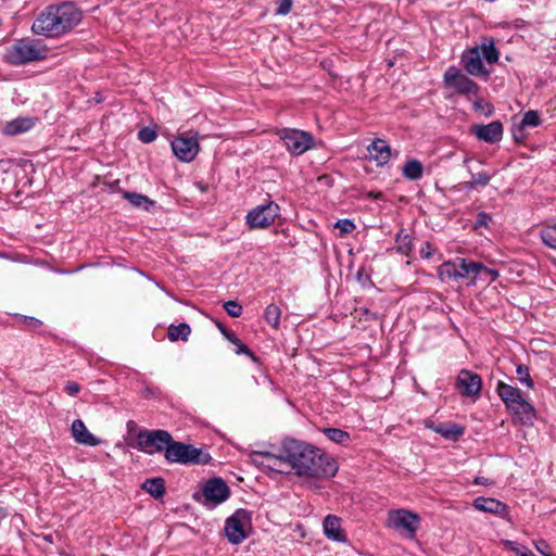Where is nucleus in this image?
I'll return each mask as SVG.
<instances>
[{
  "mask_svg": "<svg viewBox=\"0 0 556 556\" xmlns=\"http://www.w3.org/2000/svg\"><path fill=\"white\" fill-rule=\"evenodd\" d=\"M285 456L298 476L304 477H333L338 470L333 458L320 450L295 439L285 440Z\"/></svg>",
  "mask_w": 556,
  "mask_h": 556,
  "instance_id": "f257e3e1",
  "label": "nucleus"
},
{
  "mask_svg": "<svg viewBox=\"0 0 556 556\" xmlns=\"http://www.w3.org/2000/svg\"><path fill=\"white\" fill-rule=\"evenodd\" d=\"M81 18V11L72 2L49 5L35 18L31 31L47 38H59L72 31Z\"/></svg>",
  "mask_w": 556,
  "mask_h": 556,
  "instance_id": "f03ea898",
  "label": "nucleus"
},
{
  "mask_svg": "<svg viewBox=\"0 0 556 556\" xmlns=\"http://www.w3.org/2000/svg\"><path fill=\"white\" fill-rule=\"evenodd\" d=\"M48 55L47 46L39 39L30 37L14 40L3 53V60L11 65L20 66L45 60Z\"/></svg>",
  "mask_w": 556,
  "mask_h": 556,
  "instance_id": "7ed1b4c3",
  "label": "nucleus"
},
{
  "mask_svg": "<svg viewBox=\"0 0 556 556\" xmlns=\"http://www.w3.org/2000/svg\"><path fill=\"white\" fill-rule=\"evenodd\" d=\"M482 59H484L489 64H493L498 61V52L492 42L489 45L477 46L465 51L462 55V63L469 75L488 76L489 71L484 67Z\"/></svg>",
  "mask_w": 556,
  "mask_h": 556,
  "instance_id": "20e7f679",
  "label": "nucleus"
},
{
  "mask_svg": "<svg viewBox=\"0 0 556 556\" xmlns=\"http://www.w3.org/2000/svg\"><path fill=\"white\" fill-rule=\"evenodd\" d=\"M165 459L168 463L180 465H206L212 457L203 448L172 439L168 448H166Z\"/></svg>",
  "mask_w": 556,
  "mask_h": 556,
  "instance_id": "39448f33",
  "label": "nucleus"
},
{
  "mask_svg": "<svg viewBox=\"0 0 556 556\" xmlns=\"http://www.w3.org/2000/svg\"><path fill=\"white\" fill-rule=\"evenodd\" d=\"M252 530V513L247 509H237L225 522V534L232 544L245 540Z\"/></svg>",
  "mask_w": 556,
  "mask_h": 556,
  "instance_id": "423d86ee",
  "label": "nucleus"
},
{
  "mask_svg": "<svg viewBox=\"0 0 556 556\" xmlns=\"http://www.w3.org/2000/svg\"><path fill=\"white\" fill-rule=\"evenodd\" d=\"M172 439V434L166 430H142L137 435V444L147 454L163 452L165 456Z\"/></svg>",
  "mask_w": 556,
  "mask_h": 556,
  "instance_id": "0eeeda50",
  "label": "nucleus"
},
{
  "mask_svg": "<svg viewBox=\"0 0 556 556\" xmlns=\"http://www.w3.org/2000/svg\"><path fill=\"white\" fill-rule=\"evenodd\" d=\"M250 458L257 467L274 472H289L290 465L285 456V440L281 443L278 454L266 451H254Z\"/></svg>",
  "mask_w": 556,
  "mask_h": 556,
  "instance_id": "6e6552de",
  "label": "nucleus"
},
{
  "mask_svg": "<svg viewBox=\"0 0 556 556\" xmlns=\"http://www.w3.org/2000/svg\"><path fill=\"white\" fill-rule=\"evenodd\" d=\"M287 150L293 155H301L312 148L313 136L303 130L285 128L278 132Z\"/></svg>",
  "mask_w": 556,
  "mask_h": 556,
  "instance_id": "1a4fd4ad",
  "label": "nucleus"
},
{
  "mask_svg": "<svg viewBox=\"0 0 556 556\" xmlns=\"http://www.w3.org/2000/svg\"><path fill=\"white\" fill-rule=\"evenodd\" d=\"M388 526L414 538L419 528V517L406 509H395L388 514Z\"/></svg>",
  "mask_w": 556,
  "mask_h": 556,
  "instance_id": "9d476101",
  "label": "nucleus"
},
{
  "mask_svg": "<svg viewBox=\"0 0 556 556\" xmlns=\"http://www.w3.org/2000/svg\"><path fill=\"white\" fill-rule=\"evenodd\" d=\"M279 212V205L269 201L250 211L247 215V223L250 228H266L275 222Z\"/></svg>",
  "mask_w": 556,
  "mask_h": 556,
  "instance_id": "9b49d317",
  "label": "nucleus"
},
{
  "mask_svg": "<svg viewBox=\"0 0 556 556\" xmlns=\"http://www.w3.org/2000/svg\"><path fill=\"white\" fill-rule=\"evenodd\" d=\"M202 494L204 497V506L215 508L229 497L230 489L222 478H213L206 481Z\"/></svg>",
  "mask_w": 556,
  "mask_h": 556,
  "instance_id": "f8f14e48",
  "label": "nucleus"
},
{
  "mask_svg": "<svg viewBox=\"0 0 556 556\" xmlns=\"http://www.w3.org/2000/svg\"><path fill=\"white\" fill-rule=\"evenodd\" d=\"M443 80L447 87L453 88L458 93L476 96L479 91V86L455 66H450L445 71Z\"/></svg>",
  "mask_w": 556,
  "mask_h": 556,
  "instance_id": "ddd939ff",
  "label": "nucleus"
},
{
  "mask_svg": "<svg viewBox=\"0 0 556 556\" xmlns=\"http://www.w3.org/2000/svg\"><path fill=\"white\" fill-rule=\"evenodd\" d=\"M174 154L182 162H191L199 153L197 135L184 132L172 141Z\"/></svg>",
  "mask_w": 556,
  "mask_h": 556,
  "instance_id": "4468645a",
  "label": "nucleus"
},
{
  "mask_svg": "<svg viewBox=\"0 0 556 556\" xmlns=\"http://www.w3.org/2000/svg\"><path fill=\"white\" fill-rule=\"evenodd\" d=\"M456 386L463 396L478 397L482 388V379L478 374L463 369L458 374Z\"/></svg>",
  "mask_w": 556,
  "mask_h": 556,
  "instance_id": "2eb2a0df",
  "label": "nucleus"
},
{
  "mask_svg": "<svg viewBox=\"0 0 556 556\" xmlns=\"http://www.w3.org/2000/svg\"><path fill=\"white\" fill-rule=\"evenodd\" d=\"M472 134L481 141L494 143L503 137V125L498 121L491 122L486 125H475Z\"/></svg>",
  "mask_w": 556,
  "mask_h": 556,
  "instance_id": "dca6fc26",
  "label": "nucleus"
},
{
  "mask_svg": "<svg viewBox=\"0 0 556 556\" xmlns=\"http://www.w3.org/2000/svg\"><path fill=\"white\" fill-rule=\"evenodd\" d=\"M472 506L479 511L489 513L500 517H505L508 513L507 505L493 497H477L473 501Z\"/></svg>",
  "mask_w": 556,
  "mask_h": 556,
  "instance_id": "f3484780",
  "label": "nucleus"
},
{
  "mask_svg": "<svg viewBox=\"0 0 556 556\" xmlns=\"http://www.w3.org/2000/svg\"><path fill=\"white\" fill-rule=\"evenodd\" d=\"M71 431L74 440L78 444L97 446L101 443V440L92 434L80 419H76L72 422Z\"/></svg>",
  "mask_w": 556,
  "mask_h": 556,
  "instance_id": "a211bd4d",
  "label": "nucleus"
},
{
  "mask_svg": "<svg viewBox=\"0 0 556 556\" xmlns=\"http://www.w3.org/2000/svg\"><path fill=\"white\" fill-rule=\"evenodd\" d=\"M367 151L370 159L374 160L377 165L382 166L390 161L391 148L382 139H376L368 146Z\"/></svg>",
  "mask_w": 556,
  "mask_h": 556,
  "instance_id": "6ab92c4d",
  "label": "nucleus"
},
{
  "mask_svg": "<svg viewBox=\"0 0 556 556\" xmlns=\"http://www.w3.org/2000/svg\"><path fill=\"white\" fill-rule=\"evenodd\" d=\"M456 265V279H470V283L475 285L477 281V268H479V262H473L467 258L458 257L455 258Z\"/></svg>",
  "mask_w": 556,
  "mask_h": 556,
  "instance_id": "aec40b11",
  "label": "nucleus"
},
{
  "mask_svg": "<svg viewBox=\"0 0 556 556\" xmlns=\"http://www.w3.org/2000/svg\"><path fill=\"white\" fill-rule=\"evenodd\" d=\"M508 409L511 410L523 425L532 424L535 418L534 407L523 397L516 404H513Z\"/></svg>",
  "mask_w": 556,
  "mask_h": 556,
  "instance_id": "412c9836",
  "label": "nucleus"
},
{
  "mask_svg": "<svg viewBox=\"0 0 556 556\" xmlns=\"http://www.w3.org/2000/svg\"><path fill=\"white\" fill-rule=\"evenodd\" d=\"M325 535L332 541L344 542L345 536L341 530V520L334 515H328L323 522Z\"/></svg>",
  "mask_w": 556,
  "mask_h": 556,
  "instance_id": "4be33fe9",
  "label": "nucleus"
},
{
  "mask_svg": "<svg viewBox=\"0 0 556 556\" xmlns=\"http://www.w3.org/2000/svg\"><path fill=\"white\" fill-rule=\"evenodd\" d=\"M496 392L507 408L513 406V404H516L522 397L519 389L511 387L503 381H498L496 386Z\"/></svg>",
  "mask_w": 556,
  "mask_h": 556,
  "instance_id": "5701e85b",
  "label": "nucleus"
},
{
  "mask_svg": "<svg viewBox=\"0 0 556 556\" xmlns=\"http://www.w3.org/2000/svg\"><path fill=\"white\" fill-rule=\"evenodd\" d=\"M35 126V121L29 117H21L8 122L3 127V134L8 136H15L26 132Z\"/></svg>",
  "mask_w": 556,
  "mask_h": 556,
  "instance_id": "b1692460",
  "label": "nucleus"
},
{
  "mask_svg": "<svg viewBox=\"0 0 556 556\" xmlns=\"http://www.w3.org/2000/svg\"><path fill=\"white\" fill-rule=\"evenodd\" d=\"M427 427L433 429L434 432L441 434L447 440L455 441L464 434V428L452 422L439 424L437 426H432L427 422Z\"/></svg>",
  "mask_w": 556,
  "mask_h": 556,
  "instance_id": "393cba45",
  "label": "nucleus"
},
{
  "mask_svg": "<svg viewBox=\"0 0 556 556\" xmlns=\"http://www.w3.org/2000/svg\"><path fill=\"white\" fill-rule=\"evenodd\" d=\"M142 489L154 498H161L165 493V482L163 478L148 479L142 483Z\"/></svg>",
  "mask_w": 556,
  "mask_h": 556,
  "instance_id": "a878e982",
  "label": "nucleus"
},
{
  "mask_svg": "<svg viewBox=\"0 0 556 556\" xmlns=\"http://www.w3.org/2000/svg\"><path fill=\"white\" fill-rule=\"evenodd\" d=\"M123 197L128 200L134 207L144 211H149L154 204L152 200L141 193L125 191L123 192Z\"/></svg>",
  "mask_w": 556,
  "mask_h": 556,
  "instance_id": "bb28decb",
  "label": "nucleus"
},
{
  "mask_svg": "<svg viewBox=\"0 0 556 556\" xmlns=\"http://www.w3.org/2000/svg\"><path fill=\"white\" fill-rule=\"evenodd\" d=\"M424 173V166L418 160H408L403 166V175L409 180H418Z\"/></svg>",
  "mask_w": 556,
  "mask_h": 556,
  "instance_id": "cd10ccee",
  "label": "nucleus"
},
{
  "mask_svg": "<svg viewBox=\"0 0 556 556\" xmlns=\"http://www.w3.org/2000/svg\"><path fill=\"white\" fill-rule=\"evenodd\" d=\"M190 332H191L190 326L186 323H181L177 326L170 325L168 327L167 337L172 342H175L179 339L182 341H187Z\"/></svg>",
  "mask_w": 556,
  "mask_h": 556,
  "instance_id": "c85d7f7f",
  "label": "nucleus"
},
{
  "mask_svg": "<svg viewBox=\"0 0 556 556\" xmlns=\"http://www.w3.org/2000/svg\"><path fill=\"white\" fill-rule=\"evenodd\" d=\"M540 238L546 247L556 250V224L545 225L540 231Z\"/></svg>",
  "mask_w": 556,
  "mask_h": 556,
  "instance_id": "c756f323",
  "label": "nucleus"
},
{
  "mask_svg": "<svg viewBox=\"0 0 556 556\" xmlns=\"http://www.w3.org/2000/svg\"><path fill=\"white\" fill-rule=\"evenodd\" d=\"M438 276L442 281L457 280L455 260L444 262L440 265L438 268Z\"/></svg>",
  "mask_w": 556,
  "mask_h": 556,
  "instance_id": "7c9ffc66",
  "label": "nucleus"
},
{
  "mask_svg": "<svg viewBox=\"0 0 556 556\" xmlns=\"http://www.w3.org/2000/svg\"><path fill=\"white\" fill-rule=\"evenodd\" d=\"M264 317L268 325L278 329L280 325L281 309L276 304H269L265 308Z\"/></svg>",
  "mask_w": 556,
  "mask_h": 556,
  "instance_id": "2f4dec72",
  "label": "nucleus"
},
{
  "mask_svg": "<svg viewBox=\"0 0 556 556\" xmlns=\"http://www.w3.org/2000/svg\"><path fill=\"white\" fill-rule=\"evenodd\" d=\"M324 433L329 440L339 444H346L350 441V434L338 428H325Z\"/></svg>",
  "mask_w": 556,
  "mask_h": 556,
  "instance_id": "473e14b6",
  "label": "nucleus"
},
{
  "mask_svg": "<svg viewBox=\"0 0 556 556\" xmlns=\"http://www.w3.org/2000/svg\"><path fill=\"white\" fill-rule=\"evenodd\" d=\"M225 337L237 346L236 353L237 354H247L249 355L253 361H256V357L254 353L249 349V346L244 343H242L235 333L232 332H225Z\"/></svg>",
  "mask_w": 556,
  "mask_h": 556,
  "instance_id": "72a5a7b5",
  "label": "nucleus"
},
{
  "mask_svg": "<svg viewBox=\"0 0 556 556\" xmlns=\"http://www.w3.org/2000/svg\"><path fill=\"white\" fill-rule=\"evenodd\" d=\"M491 180V175L486 172L479 173L477 175L471 176L470 181H466L463 184V187L466 190L472 189L475 186H486Z\"/></svg>",
  "mask_w": 556,
  "mask_h": 556,
  "instance_id": "f704fd0d",
  "label": "nucleus"
},
{
  "mask_svg": "<svg viewBox=\"0 0 556 556\" xmlns=\"http://www.w3.org/2000/svg\"><path fill=\"white\" fill-rule=\"evenodd\" d=\"M497 277L498 271L496 269L489 268L482 263H479V268H477V279H481L490 283L495 281Z\"/></svg>",
  "mask_w": 556,
  "mask_h": 556,
  "instance_id": "c9c22d12",
  "label": "nucleus"
},
{
  "mask_svg": "<svg viewBox=\"0 0 556 556\" xmlns=\"http://www.w3.org/2000/svg\"><path fill=\"white\" fill-rule=\"evenodd\" d=\"M396 249L403 255H408L412 251V240L409 236L404 235L403 231L396 236Z\"/></svg>",
  "mask_w": 556,
  "mask_h": 556,
  "instance_id": "e433bc0d",
  "label": "nucleus"
},
{
  "mask_svg": "<svg viewBox=\"0 0 556 556\" xmlns=\"http://www.w3.org/2000/svg\"><path fill=\"white\" fill-rule=\"evenodd\" d=\"M541 123L540 116L536 111H528L521 122L519 123L521 127H536Z\"/></svg>",
  "mask_w": 556,
  "mask_h": 556,
  "instance_id": "4c0bfd02",
  "label": "nucleus"
},
{
  "mask_svg": "<svg viewBox=\"0 0 556 556\" xmlns=\"http://www.w3.org/2000/svg\"><path fill=\"white\" fill-rule=\"evenodd\" d=\"M516 375L521 383H525L528 388H533V380L526 365H519L516 369Z\"/></svg>",
  "mask_w": 556,
  "mask_h": 556,
  "instance_id": "58836bf2",
  "label": "nucleus"
},
{
  "mask_svg": "<svg viewBox=\"0 0 556 556\" xmlns=\"http://www.w3.org/2000/svg\"><path fill=\"white\" fill-rule=\"evenodd\" d=\"M138 138L143 143H150L156 139V132L152 128L144 127L139 130Z\"/></svg>",
  "mask_w": 556,
  "mask_h": 556,
  "instance_id": "ea45409f",
  "label": "nucleus"
},
{
  "mask_svg": "<svg viewBox=\"0 0 556 556\" xmlns=\"http://www.w3.org/2000/svg\"><path fill=\"white\" fill-rule=\"evenodd\" d=\"M224 308L231 317H239L242 314V306L236 301H227Z\"/></svg>",
  "mask_w": 556,
  "mask_h": 556,
  "instance_id": "a19ab883",
  "label": "nucleus"
},
{
  "mask_svg": "<svg viewBox=\"0 0 556 556\" xmlns=\"http://www.w3.org/2000/svg\"><path fill=\"white\" fill-rule=\"evenodd\" d=\"M505 544L509 549L514 551L519 556H535V554H533L529 548L519 547L516 543L511 541H507Z\"/></svg>",
  "mask_w": 556,
  "mask_h": 556,
  "instance_id": "79ce46f5",
  "label": "nucleus"
},
{
  "mask_svg": "<svg viewBox=\"0 0 556 556\" xmlns=\"http://www.w3.org/2000/svg\"><path fill=\"white\" fill-rule=\"evenodd\" d=\"M473 106H475L476 111L481 112L485 116H489L492 114L491 105L488 102H485L483 99H477L473 102Z\"/></svg>",
  "mask_w": 556,
  "mask_h": 556,
  "instance_id": "37998d69",
  "label": "nucleus"
},
{
  "mask_svg": "<svg viewBox=\"0 0 556 556\" xmlns=\"http://www.w3.org/2000/svg\"><path fill=\"white\" fill-rule=\"evenodd\" d=\"M336 228H338L341 233H350L354 230L355 226L350 219H340L336 223Z\"/></svg>",
  "mask_w": 556,
  "mask_h": 556,
  "instance_id": "c03bdc74",
  "label": "nucleus"
},
{
  "mask_svg": "<svg viewBox=\"0 0 556 556\" xmlns=\"http://www.w3.org/2000/svg\"><path fill=\"white\" fill-rule=\"evenodd\" d=\"M534 546L536 551L543 556H552L551 547L545 540H536L534 541Z\"/></svg>",
  "mask_w": 556,
  "mask_h": 556,
  "instance_id": "a18cd8bd",
  "label": "nucleus"
},
{
  "mask_svg": "<svg viewBox=\"0 0 556 556\" xmlns=\"http://www.w3.org/2000/svg\"><path fill=\"white\" fill-rule=\"evenodd\" d=\"M292 1L291 0H279L276 12L277 14L286 15L291 11Z\"/></svg>",
  "mask_w": 556,
  "mask_h": 556,
  "instance_id": "49530a36",
  "label": "nucleus"
},
{
  "mask_svg": "<svg viewBox=\"0 0 556 556\" xmlns=\"http://www.w3.org/2000/svg\"><path fill=\"white\" fill-rule=\"evenodd\" d=\"M511 132H513V137H514V139H515L517 142H521V141H523V140H525V138H526V135H525V128H523V127H521V125H520V124L515 125V126H514V128H513V130H511Z\"/></svg>",
  "mask_w": 556,
  "mask_h": 556,
  "instance_id": "de8ad7c7",
  "label": "nucleus"
},
{
  "mask_svg": "<svg viewBox=\"0 0 556 556\" xmlns=\"http://www.w3.org/2000/svg\"><path fill=\"white\" fill-rule=\"evenodd\" d=\"M80 387L75 381H67L64 387V391L70 395H75L79 392Z\"/></svg>",
  "mask_w": 556,
  "mask_h": 556,
  "instance_id": "09e8293b",
  "label": "nucleus"
},
{
  "mask_svg": "<svg viewBox=\"0 0 556 556\" xmlns=\"http://www.w3.org/2000/svg\"><path fill=\"white\" fill-rule=\"evenodd\" d=\"M433 254V248L430 242H425L420 249V255L425 258L431 257Z\"/></svg>",
  "mask_w": 556,
  "mask_h": 556,
  "instance_id": "8fccbe9b",
  "label": "nucleus"
},
{
  "mask_svg": "<svg viewBox=\"0 0 556 556\" xmlns=\"http://www.w3.org/2000/svg\"><path fill=\"white\" fill-rule=\"evenodd\" d=\"M488 220H490V216L485 213H479L477 218V225L479 226H485Z\"/></svg>",
  "mask_w": 556,
  "mask_h": 556,
  "instance_id": "3c124183",
  "label": "nucleus"
},
{
  "mask_svg": "<svg viewBox=\"0 0 556 556\" xmlns=\"http://www.w3.org/2000/svg\"><path fill=\"white\" fill-rule=\"evenodd\" d=\"M25 321L33 327H39L41 325V321L35 317H26Z\"/></svg>",
  "mask_w": 556,
  "mask_h": 556,
  "instance_id": "603ef678",
  "label": "nucleus"
},
{
  "mask_svg": "<svg viewBox=\"0 0 556 556\" xmlns=\"http://www.w3.org/2000/svg\"><path fill=\"white\" fill-rule=\"evenodd\" d=\"M476 484H486V480L483 477H477L475 479Z\"/></svg>",
  "mask_w": 556,
  "mask_h": 556,
  "instance_id": "864d4df0",
  "label": "nucleus"
},
{
  "mask_svg": "<svg viewBox=\"0 0 556 556\" xmlns=\"http://www.w3.org/2000/svg\"><path fill=\"white\" fill-rule=\"evenodd\" d=\"M217 326H218L219 330L222 331V333H223L224 336H225V332H228V331L226 330V328H225L222 324H217Z\"/></svg>",
  "mask_w": 556,
  "mask_h": 556,
  "instance_id": "5fc2aeb1",
  "label": "nucleus"
},
{
  "mask_svg": "<svg viewBox=\"0 0 556 556\" xmlns=\"http://www.w3.org/2000/svg\"><path fill=\"white\" fill-rule=\"evenodd\" d=\"M0 511H2V509L0 508Z\"/></svg>",
  "mask_w": 556,
  "mask_h": 556,
  "instance_id": "6e6d98bb",
  "label": "nucleus"
}]
</instances>
